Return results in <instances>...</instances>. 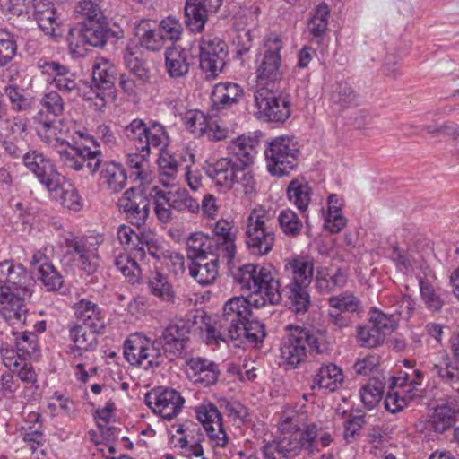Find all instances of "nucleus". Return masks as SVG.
<instances>
[{"label":"nucleus","mask_w":459,"mask_h":459,"mask_svg":"<svg viewBox=\"0 0 459 459\" xmlns=\"http://www.w3.org/2000/svg\"><path fill=\"white\" fill-rule=\"evenodd\" d=\"M244 97V90L238 83H217L212 91V110L221 111L238 104Z\"/></svg>","instance_id":"28"},{"label":"nucleus","mask_w":459,"mask_h":459,"mask_svg":"<svg viewBox=\"0 0 459 459\" xmlns=\"http://www.w3.org/2000/svg\"><path fill=\"white\" fill-rule=\"evenodd\" d=\"M330 8L327 4H319L311 13V17L307 23V30L311 40L320 44L328 29V18Z\"/></svg>","instance_id":"38"},{"label":"nucleus","mask_w":459,"mask_h":459,"mask_svg":"<svg viewBox=\"0 0 459 459\" xmlns=\"http://www.w3.org/2000/svg\"><path fill=\"white\" fill-rule=\"evenodd\" d=\"M203 310H190L184 316L174 317L163 329L160 342L165 356L169 360H174L182 356L189 342V335L195 327L203 330L207 320Z\"/></svg>","instance_id":"3"},{"label":"nucleus","mask_w":459,"mask_h":459,"mask_svg":"<svg viewBox=\"0 0 459 459\" xmlns=\"http://www.w3.org/2000/svg\"><path fill=\"white\" fill-rule=\"evenodd\" d=\"M184 402L178 392L163 387H158L145 396L148 407L166 420L176 417L181 411Z\"/></svg>","instance_id":"15"},{"label":"nucleus","mask_w":459,"mask_h":459,"mask_svg":"<svg viewBox=\"0 0 459 459\" xmlns=\"http://www.w3.org/2000/svg\"><path fill=\"white\" fill-rule=\"evenodd\" d=\"M28 426L22 428V436L24 442L23 449H29L31 454L35 455L36 459H39V455H44L43 446L46 443V436L43 432L40 415L32 412L28 416Z\"/></svg>","instance_id":"27"},{"label":"nucleus","mask_w":459,"mask_h":459,"mask_svg":"<svg viewBox=\"0 0 459 459\" xmlns=\"http://www.w3.org/2000/svg\"><path fill=\"white\" fill-rule=\"evenodd\" d=\"M100 333L78 324L69 325V338L73 345L69 347L68 354L77 359L82 356V352L94 351L98 346V334Z\"/></svg>","instance_id":"25"},{"label":"nucleus","mask_w":459,"mask_h":459,"mask_svg":"<svg viewBox=\"0 0 459 459\" xmlns=\"http://www.w3.org/2000/svg\"><path fill=\"white\" fill-rule=\"evenodd\" d=\"M240 165L230 158H221L205 166L206 175L220 192L226 193L234 187Z\"/></svg>","instance_id":"20"},{"label":"nucleus","mask_w":459,"mask_h":459,"mask_svg":"<svg viewBox=\"0 0 459 459\" xmlns=\"http://www.w3.org/2000/svg\"><path fill=\"white\" fill-rule=\"evenodd\" d=\"M133 47L127 46L124 51L125 65L128 70V75L138 80L139 83H147L150 81V70L146 62L137 56Z\"/></svg>","instance_id":"45"},{"label":"nucleus","mask_w":459,"mask_h":459,"mask_svg":"<svg viewBox=\"0 0 459 459\" xmlns=\"http://www.w3.org/2000/svg\"><path fill=\"white\" fill-rule=\"evenodd\" d=\"M234 280L249 297H233L223 306L222 315L212 324L206 322L204 340L208 345L221 342L238 341L258 348L266 336L264 325L249 320L251 307H262L267 303L276 305L281 300V284L271 265L246 264L234 273Z\"/></svg>","instance_id":"1"},{"label":"nucleus","mask_w":459,"mask_h":459,"mask_svg":"<svg viewBox=\"0 0 459 459\" xmlns=\"http://www.w3.org/2000/svg\"><path fill=\"white\" fill-rule=\"evenodd\" d=\"M183 123L195 137H203L209 121L202 111L188 110L183 117Z\"/></svg>","instance_id":"64"},{"label":"nucleus","mask_w":459,"mask_h":459,"mask_svg":"<svg viewBox=\"0 0 459 459\" xmlns=\"http://www.w3.org/2000/svg\"><path fill=\"white\" fill-rule=\"evenodd\" d=\"M192 260L189 264V274L202 286H207L214 282L218 276V264L221 262L219 255L212 256L210 261Z\"/></svg>","instance_id":"36"},{"label":"nucleus","mask_w":459,"mask_h":459,"mask_svg":"<svg viewBox=\"0 0 459 459\" xmlns=\"http://www.w3.org/2000/svg\"><path fill=\"white\" fill-rule=\"evenodd\" d=\"M213 233L216 237L217 255L221 257L222 263L230 264L236 254V233L232 222L219 220L213 227Z\"/></svg>","instance_id":"26"},{"label":"nucleus","mask_w":459,"mask_h":459,"mask_svg":"<svg viewBox=\"0 0 459 459\" xmlns=\"http://www.w3.org/2000/svg\"><path fill=\"white\" fill-rule=\"evenodd\" d=\"M157 162L160 182L166 187L173 186L182 164L168 152H161Z\"/></svg>","instance_id":"44"},{"label":"nucleus","mask_w":459,"mask_h":459,"mask_svg":"<svg viewBox=\"0 0 459 459\" xmlns=\"http://www.w3.org/2000/svg\"><path fill=\"white\" fill-rule=\"evenodd\" d=\"M32 16L45 35L56 38L62 33L61 18L55 4L48 0H32Z\"/></svg>","instance_id":"19"},{"label":"nucleus","mask_w":459,"mask_h":459,"mask_svg":"<svg viewBox=\"0 0 459 459\" xmlns=\"http://www.w3.org/2000/svg\"><path fill=\"white\" fill-rule=\"evenodd\" d=\"M153 342L152 346L144 344L139 335H133L124 342V357L133 366H143L144 368L160 365V352Z\"/></svg>","instance_id":"13"},{"label":"nucleus","mask_w":459,"mask_h":459,"mask_svg":"<svg viewBox=\"0 0 459 459\" xmlns=\"http://www.w3.org/2000/svg\"><path fill=\"white\" fill-rule=\"evenodd\" d=\"M147 128L148 126L143 120L134 118L124 127L123 134L135 146L137 151H141V147H143V144L146 143Z\"/></svg>","instance_id":"59"},{"label":"nucleus","mask_w":459,"mask_h":459,"mask_svg":"<svg viewBox=\"0 0 459 459\" xmlns=\"http://www.w3.org/2000/svg\"><path fill=\"white\" fill-rule=\"evenodd\" d=\"M129 153L126 159L127 166L132 169V176L141 184L147 183L150 179L149 161L147 157L150 152Z\"/></svg>","instance_id":"56"},{"label":"nucleus","mask_w":459,"mask_h":459,"mask_svg":"<svg viewBox=\"0 0 459 459\" xmlns=\"http://www.w3.org/2000/svg\"><path fill=\"white\" fill-rule=\"evenodd\" d=\"M154 198V211L159 221L168 222L171 220L170 194L169 191L152 187Z\"/></svg>","instance_id":"63"},{"label":"nucleus","mask_w":459,"mask_h":459,"mask_svg":"<svg viewBox=\"0 0 459 459\" xmlns=\"http://www.w3.org/2000/svg\"><path fill=\"white\" fill-rule=\"evenodd\" d=\"M4 365L19 379L25 384L34 385L37 383V374L28 359H21L17 353L13 351L12 347H3L0 350Z\"/></svg>","instance_id":"29"},{"label":"nucleus","mask_w":459,"mask_h":459,"mask_svg":"<svg viewBox=\"0 0 459 459\" xmlns=\"http://www.w3.org/2000/svg\"><path fill=\"white\" fill-rule=\"evenodd\" d=\"M78 24L83 30L88 46L101 48L106 45L109 37V30L100 22Z\"/></svg>","instance_id":"51"},{"label":"nucleus","mask_w":459,"mask_h":459,"mask_svg":"<svg viewBox=\"0 0 459 459\" xmlns=\"http://www.w3.org/2000/svg\"><path fill=\"white\" fill-rule=\"evenodd\" d=\"M22 160L25 167L48 191H56L60 187V180L64 178L52 160L43 153L37 151L28 152L22 155Z\"/></svg>","instance_id":"12"},{"label":"nucleus","mask_w":459,"mask_h":459,"mask_svg":"<svg viewBox=\"0 0 459 459\" xmlns=\"http://www.w3.org/2000/svg\"><path fill=\"white\" fill-rule=\"evenodd\" d=\"M32 293L0 287V316L11 325H25Z\"/></svg>","instance_id":"10"},{"label":"nucleus","mask_w":459,"mask_h":459,"mask_svg":"<svg viewBox=\"0 0 459 459\" xmlns=\"http://www.w3.org/2000/svg\"><path fill=\"white\" fill-rule=\"evenodd\" d=\"M424 378V374L419 369H412L411 372H400L395 377H392L390 388L399 387L404 389L403 392L412 399L411 394L418 386H420Z\"/></svg>","instance_id":"50"},{"label":"nucleus","mask_w":459,"mask_h":459,"mask_svg":"<svg viewBox=\"0 0 459 459\" xmlns=\"http://www.w3.org/2000/svg\"><path fill=\"white\" fill-rule=\"evenodd\" d=\"M4 94L11 103V108L17 112L30 110L33 107V99L24 93V89L17 84H8L4 89Z\"/></svg>","instance_id":"55"},{"label":"nucleus","mask_w":459,"mask_h":459,"mask_svg":"<svg viewBox=\"0 0 459 459\" xmlns=\"http://www.w3.org/2000/svg\"><path fill=\"white\" fill-rule=\"evenodd\" d=\"M273 216L262 205L255 206L248 214L245 226V244L255 256L268 255L273 248L276 235L272 226Z\"/></svg>","instance_id":"5"},{"label":"nucleus","mask_w":459,"mask_h":459,"mask_svg":"<svg viewBox=\"0 0 459 459\" xmlns=\"http://www.w3.org/2000/svg\"><path fill=\"white\" fill-rule=\"evenodd\" d=\"M282 431H286L279 439L273 440L279 449H281L289 459H293L302 449L308 452L309 455L318 453L316 446V437L318 429L315 424L307 425L302 431L296 429V426H291V419L286 418L281 423Z\"/></svg>","instance_id":"8"},{"label":"nucleus","mask_w":459,"mask_h":459,"mask_svg":"<svg viewBox=\"0 0 459 459\" xmlns=\"http://www.w3.org/2000/svg\"><path fill=\"white\" fill-rule=\"evenodd\" d=\"M459 420V400L448 398L433 408L428 416L426 428L435 434L450 430Z\"/></svg>","instance_id":"17"},{"label":"nucleus","mask_w":459,"mask_h":459,"mask_svg":"<svg viewBox=\"0 0 459 459\" xmlns=\"http://www.w3.org/2000/svg\"><path fill=\"white\" fill-rule=\"evenodd\" d=\"M347 282V275L338 268L334 272H331L329 268H320L316 274V288L321 293H330L336 289H341Z\"/></svg>","instance_id":"39"},{"label":"nucleus","mask_w":459,"mask_h":459,"mask_svg":"<svg viewBox=\"0 0 459 459\" xmlns=\"http://www.w3.org/2000/svg\"><path fill=\"white\" fill-rule=\"evenodd\" d=\"M299 148L298 143L289 136L273 139L264 150L266 168L270 175L283 177L298 165Z\"/></svg>","instance_id":"7"},{"label":"nucleus","mask_w":459,"mask_h":459,"mask_svg":"<svg viewBox=\"0 0 459 459\" xmlns=\"http://www.w3.org/2000/svg\"><path fill=\"white\" fill-rule=\"evenodd\" d=\"M39 124L37 126L38 135L48 145L56 150L69 145V142L65 138V132L63 130L62 121L56 118L44 117V112L39 111L34 117Z\"/></svg>","instance_id":"24"},{"label":"nucleus","mask_w":459,"mask_h":459,"mask_svg":"<svg viewBox=\"0 0 459 459\" xmlns=\"http://www.w3.org/2000/svg\"><path fill=\"white\" fill-rule=\"evenodd\" d=\"M135 36L141 47L150 51H159L165 44V40L159 30L150 28L148 21H141L135 27Z\"/></svg>","instance_id":"46"},{"label":"nucleus","mask_w":459,"mask_h":459,"mask_svg":"<svg viewBox=\"0 0 459 459\" xmlns=\"http://www.w3.org/2000/svg\"><path fill=\"white\" fill-rule=\"evenodd\" d=\"M117 67L108 59L98 57L92 66V81L96 88L112 90L117 79Z\"/></svg>","instance_id":"37"},{"label":"nucleus","mask_w":459,"mask_h":459,"mask_svg":"<svg viewBox=\"0 0 459 459\" xmlns=\"http://www.w3.org/2000/svg\"><path fill=\"white\" fill-rule=\"evenodd\" d=\"M282 40L276 34L268 35L256 59L255 77L257 89L273 88L276 82L282 77L281 51Z\"/></svg>","instance_id":"6"},{"label":"nucleus","mask_w":459,"mask_h":459,"mask_svg":"<svg viewBox=\"0 0 459 459\" xmlns=\"http://www.w3.org/2000/svg\"><path fill=\"white\" fill-rule=\"evenodd\" d=\"M66 255H70L72 260L78 263L82 270L87 273H91L96 269L95 248L89 243L88 238L71 235L65 241Z\"/></svg>","instance_id":"23"},{"label":"nucleus","mask_w":459,"mask_h":459,"mask_svg":"<svg viewBox=\"0 0 459 459\" xmlns=\"http://www.w3.org/2000/svg\"><path fill=\"white\" fill-rule=\"evenodd\" d=\"M114 264L128 280L129 282H138L141 277V269L134 259L126 253H120L114 259Z\"/></svg>","instance_id":"58"},{"label":"nucleus","mask_w":459,"mask_h":459,"mask_svg":"<svg viewBox=\"0 0 459 459\" xmlns=\"http://www.w3.org/2000/svg\"><path fill=\"white\" fill-rule=\"evenodd\" d=\"M277 221L284 235L290 238L299 236L303 230L302 220L290 208L280 211Z\"/></svg>","instance_id":"54"},{"label":"nucleus","mask_w":459,"mask_h":459,"mask_svg":"<svg viewBox=\"0 0 459 459\" xmlns=\"http://www.w3.org/2000/svg\"><path fill=\"white\" fill-rule=\"evenodd\" d=\"M195 414L215 446L224 447L229 438L222 428V417L219 409L212 403H203L195 408Z\"/></svg>","instance_id":"18"},{"label":"nucleus","mask_w":459,"mask_h":459,"mask_svg":"<svg viewBox=\"0 0 459 459\" xmlns=\"http://www.w3.org/2000/svg\"><path fill=\"white\" fill-rule=\"evenodd\" d=\"M147 285L153 296L162 301L174 303L175 292L166 275L159 271L152 272L148 278Z\"/></svg>","instance_id":"43"},{"label":"nucleus","mask_w":459,"mask_h":459,"mask_svg":"<svg viewBox=\"0 0 459 459\" xmlns=\"http://www.w3.org/2000/svg\"><path fill=\"white\" fill-rule=\"evenodd\" d=\"M328 304L329 307L343 313L359 312L361 307V302L359 299L352 293L347 291L329 298Z\"/></svg>","instance_id":"61"},{"label":"nucleus","mask_w":459,"mask_h":459,"mask_svg":"<svg viewBox=\"0 0 459 459\" xmlns=\"http://www.w3.org/2000/svg\"><path fill=\"white\" fill-rule=\"evenodd\" d=\"M15 345L13 351L21 359H29L38 351V336L33 332H23L15 338Z\"/></svg>","instance_id":"60"},{"label":"nucleus","mask_w":459,"mask_h":459,"mask_svg":"<svg viewBox=\"0 0 459 459\" xmlns=\"http://www.w3.org/2000/svg\"><path fill=\"white\" fill-rule=\"evenodd\" d=\"M74 311L79 325H85L95 332H102L105 328V319L99 306L90 300L81 299L74 306Z\"/></svg>","instance_id":"32"},{"label":"nucleus","mask_w":459,"mask_h":459,"mask_svg":"<svg viewBox=\"0 0 459 459\" xmlns=\"http://www.w3.org/2000/svg\"><path fill=\"white\" fill-rule=\"evenodd\" d=\"M330 100L334 108L342 110L356 106L358 96L348 82H340L335 84Z\"/></svg>","instance_id":"47"},{"label":"nucleus","mask_w":459,"mask_h":459,"mask_svg":"<svg viewBox=\"0 0 459 459\" xmlns=\"http://www.w3.org/2000/svg\"><path fill=\"white\" fill-rule=\"evenodd\" d=\"M100 178L107 185L108 189L112 193L121 191L126 184V174L120 163L108 161L105 162L100 171Z\"/></svg>","instance_id":"41"},{"label":"nucleus","mask_w":459,"mask_h":459,"mask_svg":"<svg viewBox=\"0 0 459 459\" xmlns=\"http://www.w3.org/2000/svg\"><path fill=\"white\" fill-rule=\"evenodd\" d=\"M189 51L179 47L172 46L165 51V67L171 78L185 76L189 71Z\"/></svg>","instance_id":"34"},{"label":"nucleus","mask_w":459,"mask_h":459,"mask_svg":"<svg viewBox=\"0 0 459 459\" xmlns=\"http://www.w3.org/2000/svg\"><path fill=\"white\" fill-rule=\"evenodd\" d=\"M314 260L308 256L286 260L284 270L289 282L283 291L296 313H304L310 306L308 286L314 276Z\"/></svg>","instance_id":"2"},{"label":"nucleus","mask_w":459,"mask_h":459,"mask_svg":"<svg viewBox=\"0 0 459 459\" xmlns=\"http://www.w3.org/2000/svg\"><path fill=\"white\" fill-rule=\"evenodd\" d=\"M288 200L297 207L300 212H305L311 201V188L305 180L293 179L287 188Z\"/></svg>","instance_id":"42"},{"label":"nucleus","mask_w":459,"mask_h":459,"mask_svg":"<svg viewBox=\"0 0 459 459\" xmlns=\"http://www.w3.org/2000/svg\"><path fill=\"white\" fill-rule=\"evenodd\" d=\"M170 207L178 212H187L192 214L200 212V204L196 199L193 198L186 188H178L175 191H169Z\"/></svg>","instance_id":"52"},{"label":"nucleus","mask_w":459,"mask_h":459,"mask_svg":"<svg viewBox=\"0 0 459 459\" xmlns=\"http://www.w3.org/2000/svg\"><path fill=\"white\" fill-rule=\"evenodd\" d=\"M226 43L221 39L206 35L200 42V67L209 74L208 76H215L222 70L227 56Z\"/></svg>","instance_id":"14"},{"label":"nucleus","mask_w":459,"mask_h":459,"mask_svg":"<svg viewBox=\"0 0 459 459\" xmlns=\"http://www.w3.org/2000/svg\"><path fill=\"white\" fill-rule=\"evenodd\" d=\"M223 0H186V25L193 32H201L211 13H215Z\"/></svg>","instance_id":"21"},{"label":"nucleus","mask_w":459,"mask_h":459,"mask_svg":"<svg viewBox=\"0 0 459 459\" xmlns=\"http://www.w3.org/2000/svg\"><path fill=\"white\" fill-rule=\"evenodd\" d=\"M60 160L64 166L75 171L83 168L82 146L65 145L57 150Z\"/></svg>","instance_id":"62"},{"label":"nucleus","mask_w":459,"mask_h":459,"mask_svg":"<svg viewBox=\"0 0 459 459\" xmlns=\"http://www.w3.org/2000/svg\"><path fill=\"white\" fill-rule=\"evenodd\" d=\"M343 380L342 369L334 364L322 366L316 375L312 388L323 389L334 392L338 389Z\"/></svg>","instance_id":"40"},{"label":"nucleus","mask_w":459,"mask_h":459,"mask_svg":"<svg viewBox=\"0 0 459 459\" xmlns=\"http://www.w3.org/2000/svg\"><path fill=\"white\" fill-rule=\"evenodd\" d=\"M117 204L133 225L141 228L146 223L150 215L151 199L141 186L130 187L125 191Z\"/></svg>","instance_id":"11"},{"label":"nucleus","mask_w":459,"mask_h":459,"mask_svg":"<svg viewBox=\"0 0 459 459\" xmlns=\"http://www.w3.org/2000/svg\"><path fill=\"white\" fill-rule=\"evenodd\" d=\"M37 67L42 74L51 78L50 83L63 93L81 95L82 89L76 82V76L66 65L41 58L38 61Z\"/></svg>","instance_id":"16"},{"label":"nucleus","mask_w":459,"mask_h":459,"mask_svg":"<svg viewBox=\"0 0 459 459\" xmlns=\"http://www.w3.org/2000/svg\"><path fill=\"white\" fill-rule=\"evenodd\" d=\"M32 286L33 280L22 264L13 260L0 262V287L32 293Z\"/></svg>","instance_id":"22"},{"label":"nucleus","mask_w":459,"mask_h":459,"mask_svg":"<svg viewBox=\"0 0 459 459\" xmlns=\"http://www.w3.org/2000/svg\"><path fill=\"white\" fill-rule=\"evenodd\" d=\"M385 389V378H371L359 390V396L364 406L371 410L381 401Z\"/></svg>","instance_id":"48"},{"label":"nucleus","mask_w":459,"mask_h":459,"mask_svg":"<svg viewBox=\"0 0 459 459\" xmlns=\"http://www.w3.org/2000/svg\"><path fill=\"white\" fill-rule=\"evenodd\" d=\"M439 381L459 394V359H454L442 357L437 363L431 368Z\"/></svg>","instance_id":"35"},{"label":"nucleus","mask_w":459,"mask_h":459,"mask_svg":"<svg viewBox=\"0 0 459 459\" xmlns=\"http://www.w3.org/2000/svg\"><path fill=\"white\" fill-rule=\"evenodd\" d=\"M254 99L261 119L282 123L290 116V97L275 92L273 88L256 89Z\"/></svg>","instance_id":"9"},{"label":"nucleus","mask_w":459,"mask_h":459,"mask_svg":"<svg viewBox=\"0 0 459 459\" xmlns=\"http://www.w3.org/2000/svg\"><path fill=\"white\" fill-rule=\"evenodd\" d=\"M290 333L281 343V359L290 368L304 362L307 353L322 354L327 350L325 341L317 333L300 326L289 325Z\"/></svg>","instance_id":"4"},{"label":"nucleus","mask_w":459,"mask_h":459,"mask_svg":"<svg viewBox=\"0 0 459 459\" xmlns=\"http://www.w3.org/2000/svg\"><path fill=\"white\" fill-rule=\"evenodd\" d=\"M187 366L188 377L194 383L210 386L217 382L220 370L213 361L202 358H193L188 361Z\"/></svg>","instance_id":"30"},{"label":"nucleus","mask_w":459,"mask_h":459,"mask_svg":"<svg viewBox=\"0 0 459 459\" xmlns=\"http://www.w3.org/2000/svg\"><path fill=\"white\" fill-rule=\"evenodd\" d=\"M259 143L256 137L240 135L230 143L228 150L240 166L248 167L254 162Z\"/></svg>","instance_id":"33"},{"label":"nucleus","mask_w":459,"mask_h":459,"mask_svg":"<svg viewBox=\"0 0 459 459\" xmlns=\"http://www.w3.org/2000/svg\"><path fill=\"white\" fill-rule=\"evenodd\" d=\"M145 140L143 147H141L143 152H150L151 147L162 151L169 143L165 127L156 121L151 122L148 126Z\"/></svg>","instance_id":"49"},{"label":"nucleus","mask_w":459,"mask_h":459,"mask_svg":"<svg viewBox=\"0 0 459 459\" xmlns=\"http://www.w3.org/2000/svg\"><path fill=\"white\" fill-rule=\"evenodd\" d=\"M44 112V117L56 118L61 116L65 109V102L61 95L56 91L45 92L39 101Z\"/></svg>","instance_id":"57"},{"label":"nucleus","mask_w":459,"mask_h":459,"mask_svg":"<svg viewBox=\"0 0 459 459\" xmlns=\"http://www.w3.org/2000/svg\"><path fill=\"white\" fill-rule=\"evenodd\" d=\"M186 255L191 261L217 255L215 238L201 231L191 233L186 238Z\"/></svg>","instance_id":"31"},{"label":"nucleus","mask_w":459,"mask_h":459,"mask_svg":"<svg viewBox=\"0 0 459 459\" xmlns=\"http://www.w3.org/2000/svg\"><path fill=\"white\" fill-rule=\"evenodd\" d=\"M247 167L240 166L236 180H234V191L241 193L248 200L256 195L257 181L253 172L247 169Z\"/></svg>","instance_id":"53"}]
</instances>
